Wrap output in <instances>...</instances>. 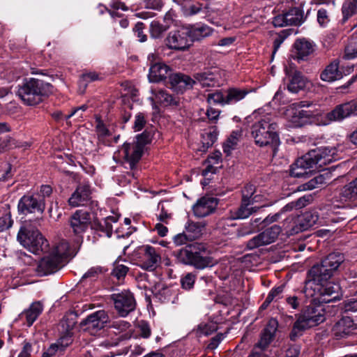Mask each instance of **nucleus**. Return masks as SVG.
I'll return each mask as SVG.
<instances>
[{"label": "nucleus", "instance_id": "nucleus-23", "mask_svg": "<svg viewBox=\"0 0 357 357\" xmlns=\"http://www.w3.org/2000/svg\"><path fill=\"white\" fill-rule=\"evenodd\" d=\"M357 111V102L351 100L337 105L331 112L326 114V118L331 121H340L354 114Z\"/></svg>", "mask_w": 357, "mask_h": 357}, {"label": "nucleus", "instance_id": "nucleus-21", "mask_svg": "<svg viewBox=\"0 0 357 357\" xmlns=\"http://www.w3.org/2000/svg\"><path fill=\"white\" fill-rule=\"evenodd\" d=\"M315 43L309 39H297L294 43L291 57L297 61H305L315 51Z\"/></svg>", "mask_w": 357, "mask_h": 357}, {"label": "nucleus", "instance_id": "nucleus-10", "mask_svg": "<svg viewBox=\"0 0 357 357\" xmlns=\"http://www.w3.org/2000/svg\"><path fill=\"white\" fill-rule=\"evenodd\" d=\"M190 31L187 26H181L176 30L171 31L165 42L167 47L176 51H185L188 50L192 43L190 38Z\"/></svg>", "mask_w": 357, "mask_h": 357}, {"label": "nucleus", "instance_id": "nucleus-35", "mask_svg": "<svg viewBox=\"0 0 357 357\" xmlns=\"http://www.w3.org/2000/svg\"><path fill=\"white\" fill-rule=\"evenodd\" d=\"M43 307L40 301L33 302L30 307L22 313L27 322L28 326H31L43 312Z\"/></svg>", "mask_w": 357, "mask_h": 357}, {"label": "nucleus", "instance_id": "nucleus-45", "mask_svg": "<svg viewBox=\"0 0 357 357\" xmlns=\"http://www.w3.org/2000/svg\"><path fill=\"white\" fill-rule=\"evenodd\" d=\"M218 138V131L215 128H212L202 134V143L204 147L211 146Z\"/></svg>", "mask_w": 357, "mask_h": 357}, {"label": "nucleus", "instance_id": "nucleus-43", "mask_svg": "<svg viewBox=\"0 0 357 357\" xmlns=\"http://www.w3.org/2000/svg\"><path fill=\"white\" fill-rule=\"evenodd\" d=\"M169 26L163 25L156 20L151 22L150 24V34L153 38H160L162 36L163 33L168 29Z\"/></svg>", "mask_w": 357, "mask_h": 357}, {"label": "nucleus", "instance_id": "nucleus-48", "mask_svg": "<svg viewBox=\"0 0 357 357\" xmlns=\"http://www.w3.org/2000/svg\"><path fill=\"white\" fill-rule=\"evenodd\" d=\"M97 79H98V75L96 72H88L81 75L79 83L85 89L89 82Z\"/></svg>", "mask_w": 357, "mask_h": 357}, {"label": "nucleus", "instance_id": "nucleus-30", "mask_svg": "<svg viewBox=\"0 0 357 357\" xmlns=\"http://www.w3.org/2000/svg\"><path fill=\"white\" fill-rule=\"evenodd\" d=\"M170 68L162 63H156L149 69V79L152 82H158L170 77Z\"/></svg>", "mask_w": 357, "mask_h": 357}, {"label": "nucleus", "instance_id": "nucleus-61", "mask_svg": "<svg viewBox=\"0 0 357 357\" xmlns=\"http://www.w3.org/2000/svg\"><path fill=\"white\" fill-rule=\"evenodd\" d=\"M146 8L160 10L163 6L162 0H143Z\"/></svg>", "mask_w": 357, "mask_h": 357}, {"label": "nucleus", "instance_id": "nucleus-31", "mask_svg": "<svg viewBox=\"0 0 357 357\" xmlns=\"http://www.w3.org/2000/svg\"><path fill=\"white\" fill-rule=\"evenodd\" d=\"M194 79L195 84H199L202 87L219 86L218 74L209 70L195 74Z\"/></svg>", "mask_w": 357, "mask_h": 357}, {"label": "nucleus", "instance_id": "nucleus-4", "mask_svg": "<svg viewBox=\"0 0 357 357\" xmlns=\"http://www.w3.org/2000/svg\"><path fill=\"white\" fill-rule=\"evenodd\" d=\"M278 129V126L271 116L265 115L252 126L251 135L256 144L259 146L270 145L275 151L280 144Z\"/></svg>", "mask_w": 357, "mask_h": 357}, {"label": "nucleus", "instance_id": "nucleus-37", "mask_svg": "<svg viewBox=\"0 0 357 357\" xmlns=\"http://www.w3.org/2000/svg\"><path fill=\"white\" fill-rule=\"evenodd\" d=\"M152 93L155 95L156 100L164 106L176 105L178 100L176 98L162 89H152Z\"/></svg>", "mask_w": 357, "mask_h": 357}, {"label": "nucleus", "instance_id": "nucleus-5", "mask_svg": "<svg viewBox=\"0 0 357 357\" xmlns=\"http://www.w3.org/2000/svg\"><path fill=\"white\" fill-rule=\"evenodd\" d=\"M52 86L43 80L30 78L18 86L17 96L27 105L40 103L52 92Z\"/></svg>", "mask_w": 357, "mask_h": 357}, {"label": "nucleus", "instance_id": "nucleus-46", "mask_svg": "<svg viewBox=\"0 0 357 357\" xmlns=\"http://www.w3.org/2000/svg\"><path fill=\"white\" fill-rule=\"evenodd\" d=\"M255 192V186L252 184H246L242 190V200H245L249 202H257L256 198L257 196L253 197Z\"/></svg>", "mask_w": 357, "mask_h": 357}, {"label": "nucleus", "instance_id": "nucleus-52", "mask_svg": "<svg viewBox=\"0 0 357 357\" xmlns=\"http://www.w3.org/2000/svg\"><path fill=\"white\" fill-rule=\"evenodd\" d=\"M144 24L142 22H137L133 29L135 35L140 43H144L147 40V36L144 33Z\"/></svg>", "mask_w": 357, "mask_h": 357}, {"label": "nucleus", "instance_id": "nucleus-28", "mask_svg": "<svg viewBox=\"0 0 357 357\" xmlns=\"http://www.w3.org/2000/svg\"><path fill=\"white\" fill-rule=\"evenodd\" d=\"M286 73L289 78L287 89L289 92L296 93L305 86L306 80L301 72L290 68L286 69Z\"/></svg>", "mask_w": 357, "mask_h": 357}, {"label": "nucleus", "instance_id": "nucleus-64", "mask_svg": "<svg viewBox=\"0 0 357 357\" xmlns=\"http://www.w3.org/2000/svg\"><path fill=\"white\" fill-rule=\"evenodd\" d=\"M183 8L185 13L189 15L197 14L202 10V6L199 3L190 5L189 7L185 3Z\"/></svg>", "mask_w": 357, "mask_h": 357}, {"label": "nucleus", "instance_id": "nucleus-7", "mask_svg": "<svg viewBox=\"0 0 357 357\" xmlns=\"http://www.w3.org/2000/svg\"><path fill=\"white\" fill-rule=\"evenodd\" d=\"M17 238L22 246L35 255H40L48 250V241L38 229L29 227H22L18 231Z\"/></svg>", "mask_w": 357, "mask_h": 357}, {"label": "nucleus", "instance_id": "nucleus-24", "mask_svg": "<svg viewBox=\"0 0 357 357\" xmlns=\"http://www.w3.org/2000/svg\"><path fill=\"white\" fill-rule=\"evenodd\" d=\"M218 204L217 198L204 196L199 199L193 205L192 211L195 216L204 218L213 213Z\"/></svg>", "mask_w": 357, "mask_h": 357}, {"label": "nucleus", "instance_id": "nucleus-26", "mask_svg": "<svg viewBox=\"0 0 357 357\" xmlns=\"http://www.w3.org/2000/svg\"><path fill=\"white\" fill-rule=\"evenodd\" d=\"M142 256V267L146 270H154L160 261V256L155 248L146 245L141 248Z\"/></svg>", "mask_w": 357, "mask_h": 357}, {"label": "nucleus", "instance_id": "nucleus-47", "mask_svg": "<svg viewBox=\"0 0 357 357\" xmlns=\"http://www.w3.org/2000/svg\"><path fill=\"white\" fill-rule=\"evenodd\" d=\"M196 280V275L188 273L181 278V287L185 290H190L193 288Z\"/></svg>", "mask_w": 357, "mask_h": 357}, {"label": "nucleus", "instance_id": "nucleus-16", "mask_svg": "<svg viewBox=\"0 0 357 357\" xmlns=\"http://www.w3.org/2000/svg\"><path fill=\"white\" fill-rule=\"evenodd\" d=\"M63 265L59 257L50 252L38 261L36 271L38 275L45 276L57 272Z\"/></svg>", "mask_w": 357, "mask_h": 357}, {"label": "nucleus", "instance_id": "nucleus-17", "mask_svg": "<svg viewBox=\"0 0 357 357\" xmlns=\"http://www.w3.org/2000/svg\"><path fill=\"white\" fill-rule=\"evenodd\" d=\"M144 151L141 146L135 142H126L119 150V156L121 157L126 164H128L131 170L136 167L137 164L140 160Z\"/></svg>", "mask_w": 357, "mask_h": 357}, {"label": "nucleus", "instance_id": "nucleus-44", "mask_svg": "<svg viewBox=\"0 0 357 357\" xmlns=\"http://www.w3.org/2000/svg\"><path fill=\"white\" fill-rule=\"evenodd\" d=\"M207 101L210 104L227 105L225 91L218 90L214 93H208L207 95Z\"/></svg>", "mask_w": 357, "mask_h": 357}, {"label": "nucleus", "instance_id": "nucleus-22", "mask_svg": "<svg viewBox=\"0 0 357 357\" xmlns=\"http://www.w3.org/2000/svg\"><path fill=\"white\" fill-rule=\"evenodd\" d=\"M91 199V189L88 182L80 183L68 202L70 206L77 207L86 205Z\"/></svg>", "mask_w": 357, "mask_h": 357}, {"label": "nucleus", "instance_id": "nucleus-3", "mask_svg": "<svg viewBox=\"0 0 357 357\" xmlns=\"http://www.w3.org/2000/svg\"><path fill=\"white\" fill-rule=\"evenodd\" d=\"M298 316L293 325L289 337L295 341L305 330L317 326L326 320V310L322 305H316L312 301Z\"/></svg>", "mask_w": 357, "mask_h": 357}, {"label": "nucleus", "instance_id": "nucleus-53", "mask_svg": "<svg viewBox=\"0 0 357 357\" xmlns=\"http://www.w3.org/2000/svg\"><path fill=\"white\" fill-rule=\"evenodd\" d=\"M288 31L284 30L281 31L274 39L273 41V54H275L276 52L280 48L281 44L284 42V40L287 38L288 36Z\"/></svg>", "mask_w": 357, "mask_h": 357}, {"label": "nucleus", "instance_id": "nucleus-6", "mask_svg": "<svg viewBox=\"0 0 357 357\" xmlns=\"http://www.w3.org/2000/svg\"><path fill=\"white\" fill-rule=\"evenodd\" d=\"M206 245L192 243L180 250L179 259L185 264L193 266L197 269H204L213 265L212 258L207 256Z\"/></svg>", "mask_w": 357, "mask_h": 357}, {"label": "nucleus", "instance_id": "nucleus-18", "mask_svg": "<svg viewBox=\"0 0 357 357\" xmlns=\"http://www.w3.org/2000/svg\"><path fill=\"white\" fill-rule=\"evenodd\" d=\"M282 229L279 225H274L248 241L247 248L249 250H253L270 244L277 239Z\"/></svg>", "mask_w": 357, "mask_h": 357}, {"label": "nucleus", "instance_id": "nucleus-9", "mask_svg": "<svg viewBox=\"0 0 357 357\" xmlns=\"http://www.w3.org/2000/svg\"><path fill=\"white\" fill-rule=\"evenodd\" d=\"M333 202L339 208L357 206V177L336 192Z\"/></svg>", "mask_w": 357, "mask_h": 357}, {"label": "nucleus", "instance_id": "nucleus-39", "mask_svg": "<svg viewBox=\"0 0 357 357\" xmlns=\"http://www.w3.org/2000/svg\"><path fill=\"white\" fill-rule=\"evenodd\" d=\"M241 134L239 131H233L223 144V151L227 155H229L231 151L236 149Z\"/></svg>", "mask_w": 357, "mask_h": 357}, {"label": "nucleus", "instance_id": "nucleus-40", "mask_svg": "<svg viewBox=\"0 0 357 357\" xmlns=\"http://www.w3.org/2000/svg\"><path fill=\"white\" fill-rule=\"evenodd\" d=\"M70 245L66 240H61L52 250L51 252L63 260L69 255Z\"/></svg>", "mask_w": 357, "mask_h": 357}, {"label": "nucleus", "instance_id": "nucleus-34", "mask_svg": "<svg viewBox=\"0 0 357 357\" xmlns=\"http://www.w3.org/2000/svg\"><path fill=\"white\" fill-rule=\"evenodd\" d=\"M187 27L190 31V38H191V43L210 36L213 31L210 26L205 24L192 25Z\"/></svg>", "mask_w": 357, "mask_h": 357}, {"label": "nucleus", "instance_id": "nucleus-32", "mask_svg": "<svg viewBox=\"0 0 357 357\" xmlns=\"http://www.w3.org/2000/svg\"><path fill=\"white\" fill-rule=\"evenodd\" d=\"M253 204L254 203L246 202L245 200H241L240 206L238 208L230 211V218L232 220L245 219L261 208L256 206L249 207Z\"/></svg>", "mask_w": 357, "mask_h": 357}, {"label": "nucleus", "instance_id": "nucleus-49", "mask_svg": "<svg viewBox=\"0 0 357 357\" xmlns=\"http://www.w3.org/2000/svg\"><path fill=\"white\" fill-rule=\"evenodd\" d=\"M357 55V40H352L345 47L344 57L347 59H352Z\"/></svg>", "mask_w": 357, "mask_h": 357}, {"label": "nucleus", "instance_id": "nucleus-25", "mask_svg": "<svg viewBox=\"0 0 357 357\" xmlns=\"http://www.w3.org/2000/svg\"><path fill=\"white\" fill-rule=\"evenodd\" d=\"M357 325L349 317H343L332 328L333 335L336 339L347 337L354 333Z\"/></svg>", "mask_w": 357, "mask_h": 357}, {"label": "nucleus", "instance_id": "nucleus-51", "mask_svg": "<svg viewBox=\"0 0 357 357\" xmlns=\"http://www.w3.org/2000/svg\"><path fill=\"white\" fill-rule=\"evenodd\" d=\"M15 146L14 139L10 136H6L0 138V153Z\"/></svg>", "mask_w": 357, "mask_h": 357}, {"label": "nucleus", "instance_id": "nucleus-36", "mask_svg": "<svg viewBox=\"0 0 357 357\" xmlns=\"http://www.w3.org/2000/svg\"><path fill=\"white\" fill-rule=\"evenodd\" d=\"M249 91L246 89L231 87L225 90L226 103L232 105L243 100L248 94Z\"/></svg>", "mask_w": 357, "mask_h": 357}, {"label": "nucleus", "instance_id": "nucleus-2", "mask_svg": "<svg viewBox=\"0 0 357 357\" xmlns=\"http://www.w3.org/2000/svg\"><path fill=\"white\" fill-rule=\"evenodd\" d=\"M328 280H314L307 275L303 289L305 296L311 298L312 301L318 303H329L339 298L341 295L340 284Z\"/></svg>", "mask_w": 357, "mask_h": 357}, {"label": "nucleus", "instance_id": "nucleus-54", "mask_svg": "<svg viewBox=\"0 0 357 357\" xmlns=\"http://www.w3.org/2000/svg\"><path fill=\"white\" fill-rule=\"evenodd\" d=\"M13 222L10 212L0 217V231L9 229L12 226Z\"/></svg>", "mask_w": 357, "mask_h": 357}, {"label": "nucleus", "instance_id": "nucleus-50", "mask_svg": "<svg viewBox=\"0 0 357 357\" xmlns=\"http://www.w3.org/2000/svg\"><path fill=\"white\" fill-rule=\"evenodd\" d=\"M151 138L150 132L144 131L142 134L138 135L136 137V141L133 142L141 146L142 149L144 151L145 146L151 142Z\"/></svg>", "mask_w": 357, "mask_h": 357}, {"label": "nucleus", "instance_id": "nucleus-29", "mask_svg": "<svg viewBox=\"0 0 357 357\" xmlns=\"http://www.w3.org/2000/svg\"><path fill=\"white\" fill-rule=\"evenodd\" d=\"M172 87L176 91L183 93L185 89H189L195 84V79L183 74H174L169 77Z\"/></svg>", "mask_w": 357, "mask_h": 357}, {"label": "nucleus", "instance_id": "nucleus-42", "mask_svg": "<svg viewBox=\"0 0 357 357\" xmlns=\"http://www.w3.org/2000/svg\"><path fill=\"white\" fill-rule=\"evenodd\" d=\"M118 218L116 216H108L103 219L98 225L99 229L104 232L107 237H110L112 234L113 227L112 223L116 222Z\"/></svg>", "mask_w": 357, "mask_h": 357}, {"label": "nucleus", "instance_id": "nucleus-8", "mask_svg": "<svg viewBox=\"0 0 357 357\" xmlns=\"http://www.w3.org/2000/svg\"><path fill=\"white\" fill-rule=\"evenodd\" d=\"M344 257L342 254L333 252L329 254L320 264L314 265L308 271L314 280H329L337 270L340 264L344 261Z\"/></svg>", "mask_w": 357, "mask_h": 357}, {"label": "nucleus", "instance_id": "nucleus-14", "mask_svg": "<svg viewBox=\"0 0 357 357\" xmlns=\"http://www.w3.org/2000/svg\"><path fill=\"white\" fill-rule=\"evenodd\" d=\"M304 21L303 10L298 8H292L287 12L275 16L273 20V24L275 27L300 26Z\"/></svg>", "mask_w": 357, "mask_h": 357}, {"label": "nucleus", "instance_id": "nucleus-20", "mask_svg": "<svg viewBox=\"0 0 357 357\" xmlns=\"http://www.w3.org/2000/svg\"><path fill=\"white\" fill-rule=\"evenodd\" d=\"M323 209H312L305 211L298 219L301 230H306L314 225L322 226L326 225L328 220L324 216Z\"/></svg>", "mask_w": 357, "mask_h": 357}, {"label": "nucleus", "instance_id": "nucleus-15", "mask_svg": "<svg viewBox=\"0 0 357 357\" xmlns=\"http://www.w3.org/2000/svg\"><path fill=\"white\" fill-rule=\"evenodd\" d=\"M45 207V201L40 196H34L33 195H24L19 200L17 208L20 214L26 215L39 212L43 213Z\"/></svg>", "mask_w": 357, "mask_h": 357}, {"label": "nucleus", "instance_id": "nucleus-59", "mask_svg": "<svg viewBox=\"0 0 357 357\" xmlns=\"http://www.w3.org/2000/svg\"><path fill=\"white\" fill-rule=\"evenodd\" d=\"M146 123L145 116L143 113H138L135 116L133 129L135 131H140L143 129Z\"/></svg>", "mask_w": 357, "mask_h": 357}, {"label": "nucleus", "instance_id": "nucleus-57", "mask_svg": "<svg viewBox=\"0 0 357 357\" xmlns=\"http://www.w3.org/2000/svg\"><path fill=\"white\" fill-rule=\"evenodd\" d=\"M317 22L321 26H326L330 21L328 11L324 8H320L317 11Z\"/></svg>", "mask_w": 357, "mask_h": 357}, {"label": "nucleus", "instance_id": "nucleus-56", "mask_svg": "<svg viewBox=\"0 0 357 357\" xmlns=\"http://www.w3.org/2000/svg\"><path fill=\"white\" fill-rule=\"evenodd\" d=\"M278 328V321L276 319L271 318L265 328L264 329V332L275 337V333Z\"/></svg>", "mask_w": 357, "mask_h": 357}, {"label": "nucleus", "instance_id": "nucleus-58", "mask_svg": "<svg viewBox=\"0 0 357 357\" xmlns=\"http://www.w3.org/2000/svg\"><path fill=\"white\" fill-rule=\"evenodd\" d=\"M198 330L201 335H209L217 330V326L213 323L200 324Z\"/></svg>", "mask_w": 357, "mask_h": 357}, {"label": "nucleus", "instance_id": "nucleus-11", "mask_svg": "<svg viewBox=\"0 0 357 357\" xmlns=\"http://www.w3.org/2000/svg\"><path fill=\"white\" fill-rule=\"evenodd\" d=\"M310 105V103L306 101H301L291 105V109L289 110L290 114L288 115L289 121L294 127H302L312 123L314 118L313 112L303 109L304 107H309Z\"/></svg>", "mask_w": 357, "mask_h": 357}, {"label": "nucleus", "instance_id": "nucleus-41", "mask_svg": "<svg viewBox=\"0 0 357 357\" xmlns=\"http://www.w3.org/2000/svg\"><path fill=\"white\" fill-rule=\"evenodd\" d=\"M357 11V0H346L342 7L344 20H348Z\"/></svg>", "mask_w": 357, "mask_h": 357}, {"label": "nucleus", "instance_id": "nucleus-55", "mask_svg": "<svg viewBox=\"0 0 357 357\" xmlns=\"http://www.w3.org/2000/svg\"><path fill=\"white\" fill-rule=\"evenodd\" d=\"M128 271V268L123 264H114L112 274L119 280L124 278Z\"/></svg>", "mask_w": 357, "mask_h": 357}, {"label": "nucleus", "instance_id": "nucleus-63", "mask_svg": "<svg viewBox=\"0 0 357 357\" xmlns=\"http://www.w3.org/2000/svg\"><path fill=\"white\" fill-rule=\"evenodd\" d=\"M186 231L188 233H194L193 235L190 236L189 235L190 238H195L198 237L201 234V228L199 225L197 223H190L188 225V226L186 227Z\"/></svg>", "mask_w": 357, "mask_h": 357}, {"label": "nucleus", "instance_id": "nucleus-60", "mask_svg": "<svg viewBox=\"0 0 357 357\" xmlns=\"http://www.w3.org/2000/svg\"><path fill=\"white\" fill-rule=\"evenodd\" d=\"M96 129L98 135L100 137H106L109 135V130L99 118L96 119Z\"/></svg>", "mask_w": 357, "mask_h": 357}, {"label": "nucleus", "instance_id": "nucleus-38", "mask_svg": "<svg viewBox=\"0 0 357 357\" xmlns=\"http://www.w3.org/2000/svg\"><path fill=\"white\" fill-rule=\"evenodd\" d=\"M274 337V336L262 331L260 340L252 351V356L254 357H261V351L265 350L269 346Z\"/></svg>", "mask_w": 357, "mask_h": 357}, {"label": "nucleus", "instance_id": "nucleus-19", "mask_svg": "<svg viewBox=\"0 0 357 357\" xmlns=\"http://www.w3.org/2000/svg\"><path fill=\"white\" fill-rule=\"evenodd\" d=\"M109 321V317L107 313L103 310H100L88 315L80 322V326L84 331H97L103 328Z\"/></svg>", "mask_w": 357, "mask_h": 357}, {"label": "nucleus", "instance_id": "nucleus-62", "mask_svg": "<svg viewBox=\"0 0 357 357\" xmlns=\"http://www.w3.org/2000/svg\"><path fill=\"white\" fill-rule=\"evenodd\" d=\"M130 326V324L123 320L115 321L112 323L111 327L116 329L119 332L126 331Z\"/></svg>", "mask_w": 357, "mask_h": 357}, {"label": "nucleus", "instance_id": "nucleus-33", "mask_svg": "<svg viewBox=\"0 0 357 357\" xmlns=\"http://www.w3.org/2000/svg\"><path fill=\"white\" fill-rule=\"evenodd\" d=\"M70 337H64L59 339L56 343L52 344L43 354V357H54L61 354L70 344Z\"/></svg>", "mask_w": 357, "mask_h": 357}, {"label": "nucleus", "instance_id": "nucleus-12", "mask_svg": "<svg viewBox=\"0 0 357 357\" xmlns=\"http://www.w3.org/2000/svg\"><path fill=\"white\" fill-rule=\"evenodd\" d=\"M69 224L73 234L77 236L76 243L81 244L83 241L82 234L91 225L90 213L83 210H77L70 217Z\"/></svg>", "mask_w": 357, "mask_h": 357}, {"label": "nucleus", "instance_id": "nucleus-13", "mask_svg": "<svg viewBox=\"0 0 357 357\" xmlns=\"http://www.w3.org/2000/svg\"><path fill=\"white\" fill-rule=\"evenodd\" d=\"M114 307L121 317H126L135 308L136 303L130 291H123L112 295Z\"/></svg>", "mask_w": 357, "mask_h": 357}, {"label": "nucleus", "instance_id": "nucleus-1", "mask_svg": "<svg viewBox=\"0 0 357 357\" xmlns=\"http://www.w3.org/2000/svg\"><path fill=\"white\" fill-rule=\"evenodd\" d=\"M335 149L327 146L312 149L291 165L290 174L296 178H309L317 165L321 167L331 162L335 159Z\"/></svg>", "mask_w": 357, "mask_h": 357}, {"label": "nucleus", "instance_id": "nucleus-27", "mask_svg": "<svg viewBox=\"0 0 357 357\" xmlns=\"http://www.w3.org/2000/svg\"><path fill=\"white\" fill-rule=\"evenodd\" d=\"M340 62L335 59L327 65L320 74V79L326 82H333L343 77V73L339 68Z\"/></svg>", "mask_w": 357, "mask_h": 357}]
</instances>
